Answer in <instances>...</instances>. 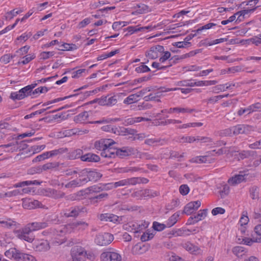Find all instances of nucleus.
Segmentation results:
<instances>
[{
  "label": "nucleus",
  "instance_id": "f03ea898",
  "mask_svg": "<svg viewBox=\"0 0 261 261\" xmlns=\"http://www.w3.org/2000/svg\"><path fill=\"white\" fill-rule=\"evenodd\" d=\"M5 255L9 258H13L15 261H37L32 255L25 253L15 248H11L5 252Z\"/></svg>",
  "mask_w": 261,
  "mask_h": 261
},
{
  "label": "nucleus",
  "instance_id": "1a4fd4ad",
  "mask_svg": "<svg viewBox=\"0 0 261 261\" xmlns=\"http://www.w3.org/2000/svg\"><path fill=\"white\" fill-rule=\"evenodd\" d=\"M85 208L82 206L71 207L68 210H64L61 214L66 217H75L81 213H84Z\"/></svg>",
  "mask_w": 261,
  "mask_h": 261
},
{
  "label": "nucleus",
  "instance_id": "6ab92c4d",
  "mask_svg": "<svg viewBox=\"0 0 261 261\" xmlns=\"http://www.w3.org/2000/svg\"><path fill=\"white\" fill-rule=\"evenodd\" d=\"M34 249L36 251L45 252L50 249V245L47 240H40L35 242L34 244Z\"/></svg>",
  "mask_w": 261,
  "mask_h": 261
},
{
  "label": "nucleus",
  "instance_id": "ea45409f",
  "mask_svg": "<svg viewBox=\"0 0 261 261\" xmlns=\"http://www.w3.org/2000/svg\"><path fill=\"white\" fill-rule=\"evenodd\" d=\"M203 125V123L201 122H192L188 123L186 124H183L182 125H179L177 126V128L179 129H184L187 128L188 127H200Z\"/></svg>",
  "mask_w": 261,
  "mask_h": 261
},
{
  "label": "nucleus",
  "instance_id": "774afa93",
  "mask_svg": "<svg viewBox=\"0 0 261 261\" xmlns=\"http://www.w3.org/2000/svg\"><path fill=\"white\" fill-rule=\"evenodd\" d=\"M250 149H261V139L248 145Z\"/></svg>",
  "mask_w": 261,
  "mask_h": 261
},
{
  "label": "nucleus",
  "instance_id": "39448f33",
  "mask_svg": "<svg viewBox=\"0 0 261 261\" xmlns=\"http://www.w3.org/2000/svg\"><path fill=\"white\" fill-rule=\"evenodd\" d=\"M253 176L248 171H240L238 174H236L229 178L228 182L230 185L236 186L242 182H246L252 179Z\"/></svg>",
  "mask_w": 261,
  "mask_h": 261
},
{
  "label": "nucleus",
  "instance_id": "b1692460",
  "mask_svg": "<svg viewBox=\"0 0 261 261\" xmlns=\"http://www.w3.org/2000/svg\"><path fill=\"white\" fill-rule=\"evenodd\" d=\"M183 247L191 253L198 254L201 253L200 249L197 246L190 242L185 243L182 245Z\"/></svg>",
  "mask_w": 261,
  "mask_h": 261
},
{
  "label": "nucleus",
  "instance_id": "0eeeda50",
  "mask_svg": "<svg viewBox=\"0 0 261 261\" xmlns=\"http://www.w3.org/2000/svg\"><path fill=\"white\" fill-rule=\"evenodd\" d=\"M114 240L113 236L109 233H99L96 236L95 243L99 246H106L110 244Z\"/></svg>",
  "mask_w": 261,
  "mask_h": 261
},
{
  "label": "nucleus",
  "instance_id": "3c124183",
  "mask_svg": "<svg viewBox=\"0 0 261 261\" xmlns=\"http://www.w3.org/2000/svg\"><path fill=\"white\" fill-rule=\"evenodd\" d=\"M191 45V43L190 42L187 41H180V42H176L173 43V45L177 47V48H186Z\"/></svg>",
  "mask_w": 261,
  "mask_h": 261
},
{
  "label": "nucleus",
  "instance_id": "4d7b16f0",
  "mask_svg": "<svg viewBox=\"0 0 261 261\" xmlns=\"http://www.w3.org/2000/svg\"><path fill=\"white\" fill-rule=\"evenodd\" d=\"M154 235V234L153 233H150L148 231L146 232L141 236V240L142 242H146L149 241L153 238Z\"/></svg>",
  "mask_w": 261,
  "mask_h": 261
},
{
  "label": "nucleus",
  "instance_id": "412c9836",
  "mask_svg": "<svg viewBox=\"0 0 261 261\" xmlns=\"http://www.w3.org/2000/svg\"><path fill=\"white\" fill-rule=\"evenodd\" d=\"M196 142H199L200 143H207L208 145H216L217 146H220L221 145H225V143L223 141H219L217 142L216 143H213V141L212 139L207 137H202V136H196Z\"/></svg>",
  "mask_w": 261,
  "mask_h": 261
},
{
  "label": "nucleus",
  "instance_id": "bb28decb",
  "mask_svg": "<svg viewBox=\"0 0 261 261\" xmlns=\"http://www.w3.org/2000/svg\"><path fill=\"white\" fill-rule=\"evenodd\" d=\"M252 113L250 105L247 107L240 108L237 111V116L240 117L246 118Z\"/></svg>",
  "mask_w": 261,
  "mask_h": 261
},
{
  "label": "nucleus",
  "instance_id": "20e7f679",
  "mask_svg": "<svg viewBox=\"0 0 261 261\" xmlns=\"http://www.w3.org/2000/svg\"><path fill=\"white\" fill-rule=\"evenodd\" d=\"M72 261H84L83 258L91 259L93 258L92 253H88L85 249L81 246H74L71 251Z\"/></svg>",
  "mask_w": 261,
  "mask_h": 261
},
{
  "label": "nucleus",
  "instance_id": "8fccbe9b",
  "mask_svg": "<svg viewBox=\"0 0 261 261\" xmlns=\"http://www.w3.org/2000/svg\"><path fill=\"white\" fill-rule=\"evenodd\" d=\"M234 155L237 158L238 160H243L249 156V153L247 151H242L240 152H236Z\"/></svg>",
  "mask_w": 261,
  "mask_h": 261
},
{
  "label": "nucleus",
  "instance_id": "13d9d810",
  "mask_svg": "<svg viewBox=\"0 0 261 261\" xmlns=\"http://www.w3.org/2000/svg\"><path fill=\"white\" fill-rule=\"evenodd\" d=\"M179 191L182 195H187L190 191V188L187 185H181L179 187Z\"/></svg>",
  "mask_w": 261,
  "mask_h": 261
},
{
  "label": "nucleus",
  "instance_id": "c85d7f7f",
  "mask_svg": "<svg viewBox=\"0 0 261 261\" xmlns=\"http://www.w3.org/2000/svg\"><path fill=\"white\" fill-rule=\"evenodd\" d=\"M151 9L146 5L140 4L137 5L136 10L133 13L134 14H141L151 11Z\"/></svg>",
  "mask_w": 261,
  "mask_h": 261
},
{
  "label": "nucleus",
  "instance_id": "e2e57ef3",
  "mask_svg": "<svg viewBox=\"0 0 261 261\" xmlns=\"http://www.w3.org/2000/svg\"><path fill=\"white\" fill-rule=\"evenodd\" d=\"M55 55L54 51H43L40 54V59L46 60Z\"/></svg>",
  "mask_w": 261,
  "mask_h": 261
},
{
  "label": "nucleus",
  "instance_id": "f704fd0d",
  "mask_svg": "<svg viewBox=\"0 0 261 261\" xmlns=\"http://www.w3.org/2000/svg\"><path fill=\"white\" fill-rule=\"evenodd\" d=\"M149 119L146 118L142 117H133V118H129L125 120V122L129 125L134 124L136 123H138L140 122H141L142 121H148Z\"/></svg>",
  "mask_w": 261,
  "mask_h": 261
},
{
  "label": "nucleus",
  "instance_id": "58836bf2",
  "mask_svg": "<svg viewBox=\"0 0 261 261\" xmlns=\"http://www.w3.org/2000/svg\"><path fill=\"white\" fill-rule=\"evenodd\" d=\"M179 216V214L178 213H175L172 215L168 220L167 223V227H170L174 225L177 221V219Z\"/></svg>",
  "mask_w": 261,
  "mask_h": 261
},
{
  "label": "nucleus",
  "instance_id": "de8ad7c7",
  "mask_svg": "<svg viewBox=\"0 0 261 261\" xmlns=\"http://www.w3.org/2000/svg\"><path fill=\"white\" fill-rule=\"evenodd\" d=\"M104 189L103 188L99 185H94L90 187L87 189L89 194H92L94 193H99L102 191Z\"/></svg>",
  "mask_w": 261,
  "mask_h": 261
},
{
  "label": "nucleus",
  "instance_id": "72a5a7b5",
  "mask_svg": "<svg viewBox=\"0 0 261 261\" xmlns=\"http://www.w3.org/2000/svg\"><path fill=\"white\" fill-rule=\"evenodd\" d=\"M259 189L256 186L251 187L249 189L250 196L253 200H258L259 199Z\"/></svg>",
  "mask_w": 261,
  "mask_h": 261
},
{
  "label": "nucleus",
  "instance_id": "5fc2aeb1",
  "mask_svg": "<svg viewBox=\"0 0 261 261\" xmlns=\"http://www.w3.org/2000/svg\"><path fill=\"white\" fill-rule=\"evenodd\" d=\"M215 25H216V24L214 23H208L203 26H202V27L199 28L196 30L193 31V32H195V33H199V32H201L202 30L210 29L212 28L213 27L215 26Z\"/></svg>",
  "mask_w": 261,
  "mask_h": 261
},
{
  "label": "nucleus",
  "instance_id": "c756f323",
  "mask_svg": "<svg viewBox=\"0 0 261 261\" xmlns=\"http://www.w3.org/2000/svg\"><path fill=\"white\" fill-rule=\"evenodd\" d=\"M83 151L81 149H76L70 151L68 153L67 158L69 160H75L78 158L81 159Z\"/></svg>",
  "mask_w": 261,
  "mask_h": 261
},
{
  "label": "nucleus",
  "instance_id": "09e8293b",
  "mask_svg": "<svg viewBox=\"0 0 261 261\" xmlns=\"http://www.w3.org/2000/svg\"><path fill=\"white\" fill-rule=\"evenodd\" d=\"M135 71L138 73H144L150 71V68L146 65L142 64L135 69Z\"/></svg>",
  "mask_w": 261,
  "mask_h": 261
},
{
  "label": "nucleus",
  "instance_id": "9b49d317",
  "mask_svg": "<svg viewBox=\"0 0 261 261\" xmlns=\"http://www.w3.org/2000/svg\"><path fill=\"white\" fill-rule=\"evenodd\" d=\"M117 95L101 96L97 99V102L101 106H112L117 103Z\"/></svg>",
  "mask_w": 261,
  "mask_h": 261
},
{
  "label": "nucleus",
  "instance_id": "e433bc0d",
  "mask_svg": "<svg viewBox=\"0 0 261 261\" xmlns=\"http://www.w3.org/2000/svg\"><path fill=\"white\" fill-rule=\"evenodd\" d=\"M22 11L23 10L20 8L18 10H16V9H13L6 13L5 15V19L6 20H11L14 17L16 16L17 14L21 13Z\"/></svg>",
  "mask_w": 261,
  "mask_h": 261
},
{
  "label": "nucleus",
  "instance_id": "a18cd8bd",
  "mask_svg": "<svg viewBox=\"0 0 261 261\" xmlns=\"http://www.w3.org/2000/svg\"><path fill=\"white\" fill-rule=\"evenodd\" d=\"M259 224L256 225L254 228L255 233L258 236L255 241L257 242H261V218L258 220Z\"/></svg>",
  "mask_w": 261,
  "mask_h": 261
},
{
  "label": "nucleus",
  "instance_id": "9d476101",
  "mask_svg": "<svg viewBox=\"0 0 261 261\" xmlns=\"http://www.w3.org/2000/svg\"><path fill=\"white\" fill-rule=\"evenodd\" d=\"M137 150L132 147H123L121 148H116V156L120 158H124L126 156L135 154Z\"/></svg>",
  "mask_w": 261,
  "mask_h": 261
},
{
  "label": "nucleus",
  "instance_id": "f3484780",
  "mask_svg": "<svg viewBox=\"0 0 261 261\" xmlns=\"http://www.w3.org/2000/svg\"><path fill=\"white\" fill-rule=\"evenodd\" d=\"M200 205L201 201L199 200L190 202L185 206L184 213L187 215H190L198 210Z\"/></svg>",
  "mask_w": 261,
  "mask_h": 261
},
{
  "label": "nucleus",
  "instance_id": "49530a36",
  "mask_svg": "<svg viewBox=\"0 0 261 261\" xmlns=\"http://www.w3.org/2000/svg\"><path fill=\"white\" fill-rule=\"evenodd\" d=\"M219 135L221 137L232 136L233 135V127L221 130Z\"/></svg>",
  "mask_w": 261,
  "mask_h": 261
},
{
  "label": "nucleus",
  "instance_id": "bf43d9fd",
  "mask_svg": "<svg viewBox=\"0 0 261 261\" xmlns=\"http://www.w3.org/2000/svg\"><path fill=\"white\" fill-rule=\"evenodd\" d=\"M35 56L34 55H29L28 56H26L25 57H23V60L21 61L18 62V64H22L23 65H25L29 63L31 61H32L33 59L35 58Z\"/></svg>",
  "mask_w": 261,
  "mask_h": 261
},
{
  "label": "nucleus",
  "instance_id": "423d86ee",
  "mask_svg": "<svg viewBox=\"0 0 261 261\" xmlns=\"http://www.w3.org/2000/svg\"><path fill=\"white\" fill-rule=\"evenodd\" d=\"M83 179L85 180V184L89 181H97L99 179L102 175L100 173L95 170L84 169L81 171Z\"/></svg>",
  "mask_w": 261,
  "mask_h": 261
},
{
  "label": "nucleus",
  "instance_id": "cd10ccee",
  "mask_svg": "<svg viewBox=\"0 0 261 261\" xmlns=\"http://www.w3.org/2000/svg\"><path fill=\"white\" fill-rule=\"evenodd\" d=\"M59 164L58 163H47L41 166L38 167L36 172L41 173L43 171H46L47 170H50L57 168Z\"/></svg>",
  "mask_w": 261,
  "mask_h": 261
},
{
  "label": "nucleus",
  "instance_id": "7c9ffc66",
  "mask_svg": "<svg viewBox=\"0 0 261 261\" xmlns=\"http://www.w3.org/2000/svg\"><path fill=\"white\" fill-rule=\"evenodd\" d=\"M176 141L180 143H192L196 142V137L181 136L176 138Z\"/></svg>",
  "mask_w": 261,
  "mask_h": 261
},
{
  "label": "nucleus",
  "instance_id": "4be33fe9",
  "mask_svg": "<svg viewBox=\"0 0 261 261\" xmlns=\"http://www.w3.org/2000/svg\"><path fill=\"white\" fill-rule=\"evenodd\" d=\"M144 143L149 146L163 145L167 143V140L158 138H147Z\"/></svg>",
  "mask_w": 261,
  "mask_h": 261
},
{
  "label": "nucleus",
  "instance_id": "c9c22d12",
  "mask_svg": "<svg viewBox=\"0 0 261 261\" xmlns=\"http://www.w3.org/2000/svg\"><path fill=\"white\" fill-rule=\"evenodd\" d=\"M207 215V210H200L198 211L196 215H194V218L195 219V222L197 223L199 221H201L205 218Z\"/></svg>",
  "mask_w": 261,
  "mask_h": 261
},
{
  "label": "nucleus",
  "instance_id": "4468645a",
  "mask_svg": "<svg viewBox=\"0 0 261 261\" xmlns=\"http://www.w3.org/2000/svg\"><path fill=\"white\" fill-rule=\"evenodd\" d=\"M164 48L161 45H156L151 47L149 50L146 51V56L149 59H155L157 58L159 54L163 53Z\"/></svg>",
  "mask_w": 261,
  "mask_h": 261
},
{
  "label": "nucleus",
  "instance_id": "a19ab883",
  "mask_svg": "<svg viewBox=\"0 0 261 261\" xmlns=\"http://www.w3.org/2000/svg\"><path fill=\"white\" fill-rule=\"evenodd\" d=\"M108 194L107 193H101L96 196L90 198L91 202L93 203L97 202L98 201L102 200L103 199L107 198Z\"/></svg>",
  "mask_w": 261,
  "mask_h": 261
},
{
  "label": "nucleus",
  "instance_id": "680f3d73",
  "mask_svg": "<svg viewBox=\"0 0 261 261\" xmlns=\"http://www.w3.org/2000/svg\"><path fill=\"white\" fill-rule=\"evenodd\" d=\"M134 249L138 250L139 253H143L148 250V247L144 245H141V244H137L135 246Z\"/></svg>",
  "mask_w": 261,
  "mask_h": 261
},
{
  "label": "nucleus",
  "instance_id": "5701e85b",
  "mask_svg": "<svg viewBox=\"0 0 261 261\" xmlns=\"http://www.w3.org/2000/svg\"><path fill=\"white\" fill-rule=\"evenodd\" d=\"M109 146L101 152V156L105 158H115L116 157V148Z\"/></svg>",
  "mask_w": 261,
  "mask_h": 261
},
{
  "label": "nucleus",
  "instance_id": "a878e982",
  "mask_svg": "<svg viewBox=\"0 0 261 261\" xmlns=\"http://www.w3.org/2000/svg\"><path fill=\"white\" fill-rule=\"evenodd\" d=\"M81 160L84 162H97L100 160V158L95 154L88 153L81 156Z\"/></svg>",
  "mask_w": 261,
  "mask_h": 261
},
{
  "label": "nucleus",
  "instance_id": "0e129e2a",
  "mask_svg": "<svg viewBox=\"0 0 261 261\" xmlns=\"http://www.w3.org/2000/svg\"><path fill=\"white\" fill-rule=\"evenodd\" d=\"M127 186H135L139 184V178L138 177H131L126 178Z\"/></svg>",
  "mask_w": 261,
  "mask_h": 261
},
{
  "label": "nucleus",
  "instance_id": "c03bdc74",
  "mask_svg": "<svg viewBox=\"0 0 261 261\" xmlns=\"http://www.w3.org/2000/svg\"><path fill=\"white\" fill-rule=\"evenodd\" d=\"M88 117V112L85 111L82 113L79 114L77 116H76L75 120L78 122L83 123L85 122L87 120Z\"/></svg>",
  "mask_w": 261,
  "mask_h": 261
},
{
  "label": "nucleus",
  "instance_id": "7ed1b4c3",
  "mask_svg": "<svg viewBox=\"0 0 261 261\" xmlns=\"http://www.w3.org/2000/svg\"><path fill=\"white\" fill-rule=\"evenodd\" d=\"M72 225L82 229H85L88 226V223L85 222L79 221L72 225H61L57 228L50 229V233H53L54 236L63 237L67 233H70L72 231Z\"/></svg>",
  "mask_w": 261,
  "mask_h": 261
},
{
  "label": "nucleus",
  "instance_id": "a211bd4d",
  "mask_svg": "<svg viewBox=\"0 0 261 261\" xmlns=\"http://www.w3.org/2000/svg\"><path fill=\"white\" fill-rule=\"evenodd\" d=\"M85 184V180L83 179L81 172L78 173V176L75 179L71 180L65 185L67 188H74L75 187H81Z\"/></svg>",
  "mask_w": 261,
  "mask_h": 261
},
{
  "label": "nucleus",
  "instance_id": "79ce46f5",
  "mask_svg": "<svg viewBox=\"0 0 261 261\" xmlns=\"http://www.w3.org/2000/svg\"><path fill=\"white\" fill-rule=\"evenodd\" d=\"M195 110L194 109H190L189 108H180V107H175L174 113H192L195 112Z\"/></svg>",
  "mask_w": 261,
  "mask_h": 261
},
{
  "label": "nucleus",
  "instance_id": "f8f14e48",
  "mask_svg": "<svg viewBox=\"0 0 261 261\" xmlns=\"http://www.w3.org/2000/svg\"><path fill=\"white\" fill-rule=\"evenodd\" d=\"M233 127V135L248 134L253 130V127L247 124H237Z\"/></svg>",
  "mask_w": 261,
  "mask_h": 261
},
{
  "label": "nucleus",
  "instance_id": "f257e3e1",
  "mask_svg": "<svg viewBox=\"0 0 261 261\" xmlns=\"http://www.w3.org/2000/svg\"><path fill=\"white\" fill-rule=\"evenodd\" d=\"M47 226V222H35L28 223L24 227L14 230V232L18 238L32 243L35 239V236L32 232Z\"/></svg>",
  "mask_w": 261,
  "mask_h": 261
},
{
  "label": "nucleus",
  "instance_id": "2f4dec72",
  "mask_svg": "<svg viewBox=\"0 0 261 261\" xmlns=\"http://www.w3.org/2000/svg\"><path fill=\"white\" fill-rule=\"evenodd\" d=\"M140 95L138 94H132L127 96L123 100V103L126 105H130L138 101Z\"/></svg>",
  "mask_w": 261,
  "mask_h": 261
},
{
  "label": "nucleus",
  "instance_id": "aec40b11",
  "mask_svg": "<svg viewBox=\"0 0 261 261\" xmlns=\"http://www.w3.org/2000/svg\"><path fill=\"white\" fill-rule=\"evenodd\" d=\"M236 84L232 83H227L225 84L218 85L212 88V91L215 93H218L220 92H224L228 89H232Z\"/></svg>",
  "mask_w": 261,
  "mask_h": 261
},
{
  "label": "nucleus",
  "instance_id": "864d4df0",
  "mask_svg": "<svg viewBox=\"0 0 261 261\" xmlns=\"http://www.w3.org/2000/svg\"><path fill=\"white\" fill-rule=\"evenodd\" d=\"M30 87L25 86L19 90V93H21L23 98L31 96V91L30 90Z\"/></svg>",
  "mask_w": 261,
  "mask_h": 261
},
{
  "label": "nucleus",
  "instance_id": "37998d69",
  "mask_svg": "<svg viewBox=\"0 0 261 261\" xmlns=\"http://www.w3.org/2000/svg\"><path fill=\"white\" fill-rule=\"evenodd\" d=\"M3 148H6V151L13 152L17 150L18 148L16 144L13 143H9L8 144L3 145L1 146Z\"/></svg>",
  "mask_w": 261,
  "mask_h": 261
},
{
  "label": "nucleus",
  "instance_id": "4c0bfd02",
  "mask_svg": "<svg viewBox=\"0 0 261 261\" xmlns=\"http://www.w3.org/2000/svg\"><path fill=\"white\" fill-rule=\"evenodd\" d=\"M68 150L67 148L62 147L59 149H55L49 151L50 157H53L55 156L60 155Z\"/></svg>",
  "mask_w": 261,
  "mask_h": 261
},
{
  "label": "nucleus",
  "instance_id": "dca6fc26",
  "mask_svg": "<svg viewBox=\"0 0 261 261\" xmlns=\"http://www.w3.org/2000/svg\"><path fill=\"white\" fill-rule=\"evenodd\" d=\"M148 224V222L145 221L141 222L139 223L137 222H130L128 224V226L130 229L128 228L127 226L126 227V229L130 231H134L135 233H137L146 228Z\"/></svg>",
  "mask_w": 261,
  "mask_h": 261
},
{
  "label": "nucleus",
  "instance_id": "2eb2a0df",
  "mask_svg": "<svg viewBox=\"0 0 261 261\" xmlns=\"http://www.w3.org/2000/svg\"><path fill=\"white\" fill-rule=\"evenodd\" d=\"M115 142L112 139H102L96 141L94 143V147L96 149L101 152L109 146H112Z\"/></svg>",
  "mask_w": 261,
  "mask_h": 261
},
{
  "label": "nucleus",
  "instance_id": "6e6d98bb",
  "mask_svg": "<svg viewBox=\"0 0 261 261\" xmlns=\"http://www.w3.org/2000/svg\"><path fill=\"white\" fill-rule=\"evenodd\" d=\"M166 227L167 225H165L164 224L160 223L158 222H154L152 225V227L153 229L155 230L159 231L164 230Z\"/></svg>",
  "mask_w": 261,
  "mask_h": 261
},
{
  "label": "nucleus",
  "instance_id": "69168bd1",
  "mask_svg": "<svg viewBox=\"0 0 261 261\" xmlns=\"http://www.w3.org/2000/svg\"><path fill=\"white\" fill-rule=\"evenodd\" d=\"M252 113L255 112H261V103L255 102L250 105Z\"/></svg>",
  "mask_w": 261,
  "mask_h": 261
},
{
  "label": "nucleus",
  "instance_id": "6e6552de",
  "mask_svg": "<svg viewBox=\"0 0 261 261\" xmlns=\"http://www.w3.org/2000/svg\"><path fill=\"white\" fill-rule=\"evenodd\" d=\"M100 258L101 261H122L121 255L113 251L102 252L100 256Z\"/></svg>",
  "mask_w": 261,
  "mask_h": 261
},
{
  "label": "nucleus",
  "instance_id": "338daca9",
  "mask_svg": "<svg viewBox=\"0 0 261 261\" xmlns=\"http://www.w3.org/2000/svg\"><path fill=\"white\" fill-rule=\"evenodd\" d=\"M31 36V34L30 33H24L22 34L19 37H17L16 40L18 41L23 42H25V41H27Z\"/></svg>",
  "mask_w": 261,
  "mask_h": 261
},
{
  "label": "nucleus",
  "instance_id": "ddd939ff",
  "mask_svg": "<svg viewBox=\"0 0 261 261\" xmlns=\"http://www.w3.org/2000/svg\"><path fill=\"white\" fill-rule=\"evenodd\" d=\"M215 150H212L206 152V155L203 156H198L191 160V162L196 163H210L213 162L214 159L211 158L213 155V152Z\"/></svg>",
  "mask_w": 261,
  "mask_h": 261
},
{
  "label": "nucleus",
  "instance_id": "603ef678",
  "mask_svg": "<svg viewBox=\"0 0 261 261\" xmlns=\"http://www.w3.org/2000/svg\"><path fill=\"white\" fill-rule=\"evenodd\" d=\"M49 158H50L49 156V151L45 152L43 153L42 154L38 155L37 157H36L33 161L34 162H38V161H41L45 159H48Z\"/></svg>",
  "mask_w": 261,
  "mask_h": 261
},
{
  "label": "nucleus",
  "instance_id": "393cba45",
  "mask_svg": "<svg viewBox=\"0 0 261 261\" xmlns=\"http://www.w3.org/2000/svg\"><path fill=\"white\" fill-rule=\"evenodd\" d=\"M256 9V7H255L252 9H245L237 12L236 15H238V17L236 21H242L245 18L249 16L250 13L254 12Z\"/></svg>",
  "mask_w": 261,
  "mask_h": 261
},
{
  "label": "nucleus",
  "instance_id": "052dcab7",
  "mask_svg": "<svg viewBox=\"0 0 261 261\" xmlns=\"http://www.w3.org/2000/svg\"><path fill=\"white\" fill-rule=\"evenodd\" d=\"M138 156L143 160H151L153 159V156L148 152H138Z\"/></svg>",
  "mask_w": 261,
  "mask_h": 261
},
{
  "label": "nucleus",
  "instance_id": "473e14b6",
  "mask_svg": "<svg viewBox=\"0 0 261 261\" xmlns=\"http://www.w3.org/2000/svg\"><path fill=\"white\" fill-rule=\"evenodd\" d=\"M40 184V182L37 180H26L19 182H17L14 185L13 187L14 188H18V187H23L24 186H28L31 185H39Z\"/></svg>",
  "mask_w": 261,
  "mask_h": 261
}]
</instances>
